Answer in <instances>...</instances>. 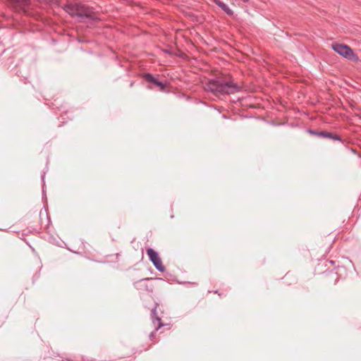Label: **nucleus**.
<instances>
[{
	"label": "nucleus",
	"instance_id": "9",
	"mask_svg": "<svg viewBox=\"0 0 361 361\" xmlns=\"http://www.w3.org/2000/svg\"><path fill=\"white\" fill-rule=\"evenodd\" d=\"M331 47L334 51H336V53H338V42L333 43L331 44Z\"/></svg>",
	"mask_w": 361,
	"mask_h": 361
},
{
	"label": "nucleus",
	"instance_id": "5",
	"mask_svg": "<svg viewBox=\"0 0 361 361\" xmlns=\"http://www.w3.org/2000/svg\"><path fill=\"white\" fill-rule=\"evenodd\" d=\"M214 2L220 7L227 15L231 16L233 14V11L229 8V6L221 0H213Z\"/></svg>",
	"mask_w": 361,
	"mask_h": 361
},
{
	"label": "nucleus",
	"instance_id": "12",
	"mask_svg": "<svg viewBox=\"0 0 361 361\" xmlns=\"http://www.w3.org/2000/svg\"><path fill=\"white\" fill-rule=\"evenodd\" d=\"M149 278L143 279H141V280L140 281V282H142V281H147V280H149Z\"/></svg>",
	"mask_w": 361,
	"mask_h": 361
},
{
	"label": "nucleus",
	"instance_id": "6",
	"mask_svg": "<svg viewBox=\"0 0 361 361\" xmlns=\"http://www.w3.org/2000/svg\"><path fill=\"white\" fill-rule=\"evenodd\" d=\"M319 137L324 138H329L334 140H338V135H334L331 133L326 131H322V133H319Z\"/></svg>",
	"mask_w": 361,
	"mask_h": 361
},
{
	"label": "nucleus",
	"instance_id": "10",
	"mask_svg": "<svg viewBox=\"0 0 361 361\" xmlns=\"http://www.w3.org/2000/svg\"><path fill=\"white\" fill-rule=\"evenodd\" d=\"M309 133L312 135H317L318 137H319V133H322V131H315V130H309Z\"/></svg>",
	"mask_w": 361,
	"mask_h": 361
},
{
	"label": "nucleus",
	"instance_id": "1",
	"mask_svg": "<svg viewBox=\"0 0 361 361\" xmlns=\"http://www.w3.org/2000/svg\"><path fill=\"white\" fill-rule=\"evenodd\" d=\"M205 90L214 94L228 95L240 92L243 86L233 78H216L209 80L205 85Z\"/></svg>",
	"mask_w": 361,
	"mask_h": 361
},
{
	"label": "nucleus",
	"instance_id": "7",
	"mask_svg": "<svg viewBox=\"0 0 361 361\" xmlns=\"http://www.w3.org/2000/svg\"><path fill=\"white\" fill-rule=\"evenodd\" d=\"M144 78L147 81L152 84H154V81L156 80V78H154L152 74L146 73L144 75Z\"/></svg>",
	"mask_w": 361,
	"mask_h": 361
},
{
	"label": "nucleus",
	"instance_id": "4",
	"mask_svg": "<svg viewBox=\"0 0 361 361\" xmlns=\"http://www.w3.org/2000/svg\"><path fill=\"white\" fill-rule=\"evenodd\" d=\"M157 306H158V304L156 303L155 307L152 310V312H151L152 321L154 325V329L156 331L159 330L161 326H164L163 323L161 322V318L157 316Z\"/></svg>",
	"mask_w": 361,
	"mask_h": 361
},
{
	"label": "nucleus",
	"instance_id": "11",
	"mask_svg": "<svg viewBox=\"0 0 361 361\" xmlns=\"http://www.w3.org/2000/svg\"><path fill=\"white\" fill-rule=\"evenodd\" d=\"M37 1L42 4H50L53 1V0H37Z\"/></svg>",
	"mask_w": 361,
	"mask_h": 361
},
{
	"label": "nucleus",
	"instance_id": "3",
	"mask_svg": "<svg viewBox=\"0 0 361 361\" xmlns=\"http://www.w3.org/2000/svg\"><path fill=\"white\" fill-rule=\"evenodd\" d=\"M340 56H343L348 60L357 61L359 58L353 49L348 45L340 44Z\"/></svg>",
	"mask_w": 361,
	"mask_h": 361
},
{
	"label": "nucleus",
	"instance_id": "8",
	"mask_svg": "<svg viewBox=\"0 0 361 361\" xmlns=\"http://www.w3.org/2000/svg\"><path fill=\"white\" fill-rule=\"evenodd\" d=\"M154 85L159 87L161 90L166 87V84L163 82L159 81L157 79L154 81Z\"/></svg>",
	"mask_w": 361,
	"mask_h": 361
},
{
	"label": "nucleus",
	"instance_id": "13",
	"mask_svg": "<svg viewBox=\"0 0 361 361\" xmlns=\"http://www.w3.org/2000/svg\"><path fill=\"white\" fill-rule=\"evenodd\" d=\"M337 279H338V276H336V278L335 279V283H334L335 284L337 282Z\"/></svg>",
	"mask_w": 361,
	"mask_h": 361
},
{
	"label": "nucleus",
	"instance_id": "2",
	"mask_svg": "<svg viewBox=\"0 0 361 361\" xmlns=\"http://www.w3.org/2000/svg\"><path fill=\"white\" fill-rule=\"evenodd\" d=\"M147 254L151 262L159 271L164 272L166 270L165 267L162 264L161 258L155 250H154L152 248H148L147 250Z\"/></svg>",
	"mask_w": 361,
	"mask_h": 361
}]
</instances>
